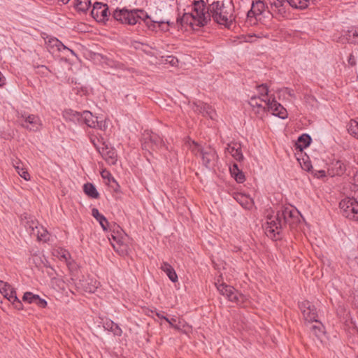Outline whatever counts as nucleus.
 <instances>
[{
  "label": "nucleus",
  "instance_id": "f257e3e1",
  "mask_svg": "<svg viewBox=\"0 0 358 358\" xmlns=\"http://www.w3.org/2000/svg\"><path fill=\"white\" fill-rule=\"evenodd\" d=\"M213 20L215 23L229 29L236 20L234 6L229 2L224 3V0H210L207 10L203 0L194 1L190 14H185L180 20L193 25L203 27Z\"/></svg>",
  "mask_w": 358,
  "mask_h": 358
},
{
  "label": "nucleus",
  "instance_id": "f03ea898",
  "mask_svg": "<svg viewBox=\"0 0 358 358\" xmlns=\"http://www.w3.org/2000/svg\"><path fill=\"white\" fill-rule=\"evenodd\" d=\"M257 95L250 99L249 104L258 117L262 118L267 112L283 120L288 117V113L283 106L275 100L273 95L268 94L266 84L257 86Z\"/></svg>",
  "mask_w": 358,
  "mask_h": 358
},
{
  "label": "nucleus",
  "instance_id": "7ed1b4c3",
  "mask_svg": "<svg viewBox=\"0 0 358 358\" xmlns=\"http://www.w3.org/2000/svg\"><path fill=\"white\" fill-rule=\"evenodd\" d=\"M113 17L117 21L129 25L136 24L140 20H142L150 29H155V24H157L159 28L168 30L169 27L173 24L166 19L153 17L141 9L117 8L114 10Z\"/></svg>",
  "mask_w": 358,
  "mask_h": 358
},
{
  "label": "nucleus",
  "instance_id": "20e7f679",
  "mask_svg": "<svg viewBox=\"0 0 358 358\" xmlns=\"http://www.w3.org/2000/svg\"><path fill=\"white\" fill-rule=\"evenodd\" d=\"M21 223L31 236L36 237L38 241L46 242L49 239V234L45 228L40 225L35 217L28 213L21 215Z\"/></svg>",
  "mask_w": 358,
  "mask_h": 358
},
{
  "label": "nucleus",
  "instance_id": "39448f33",
  "mask_svg": "<svg viewBox=\"0 0 358 358\" xmlns=\"http://www.w3.org/2000/svg\"><path fill=\"white\" fill-rule=\"evenodd\" d=\"M341 212L346 218L358 222V200L354 197H346L339 203Z\"/></svg>",
  "mask_w": 358,
  "mask_h": 358
},
{
  "label": "nucleus",
  "instance_id": "423d86ee",
  "mask_svg": "<svg viewBox=\"0 0 358 358\" xmlns=\"http://www.w3.org/2000/svg\"><path fill=\"white\" fill-rule=\"evenodd\" d=\"M127 236L123 230L119 227L115 226L111 231L110 237L108 238L113 248L120 253H124L127 251V245L126 244Z\"/></svg>",
  "mask_w": 358,
  "mask_h": 358
},
{
  "label": "nucleus",
  "instance_id": "0eeeda50",
  "mask_svg": "<svg viewBox=\"0 0 358 358\" xmlns=\"http://www.w3.org/2000/svg\"><path fill=\"white\" fill-rule=\"evenodd\" d=\"M217 289L220 294L225 296L229 301L241 304L244 302L245 297L239 293L235 288L219 281L215 283Z\"/></svg>",
  "mask_w": 358,
  "mask_h": 358
},
{
  "label": "nucleus",
  "instance_id": "6e6552de",
  "mask_svg": "<svg viewBox=\"0 0 358 358\" xmlns=\"http://www.w3.org/2000/svg\"><path fill=\"white\" fill-rule=\"evenodd\" d=\"M284 224L285 222L280 215H279L278 211L275 215L268 216L265 227L266 234L272 238H276V236L279 235Z\"/></svg>",
  "mask_w": 358,
  "mask_h": 358
},
{
  "label": "nucleus",
  "instance_id": "1a4fd4ad",
  "mask_svg": "<svg viewBox=\"0 0 358 358\" xmlns=\"http://www.w3.org/2000/svg\"><path fill=\"white\" fill-rule=\"evenodd\" d=\"M21 125L32 131H38L43 127V122L38 115H22Z\"/></svg>",
  "mask_w": 358,
  "mask_h": 358
},
{
  "label": "nucleus",
  "instance_id": "9d476101",
  "mask_svg": "<svg viewBox=\"0 0 358 358\" xmlns=\"http://www.w3.org/2000/svg\"><path fill=\"white\" fill-rule=\"evenodd\" d=\"M92 17L98 22L104 23L108 20V7L101 2H95L91 11Z\"/></svg>",
  "mask_w": 358,
  "mask_h": 358
},
{
  "label": "nucleus",
  "instance_id": "9b49d317",
  "mask_svg": "<svg viewBox=\"0 0 358 358\" xmlns=\"http://www.w3.org/2000/svg\"><path fill=\"white\" fill-rule=\"evenodd\" d=\"M299 308L302 313L304 320L308 322H317V314L316 309L310 302L308 301H302L299 303Z\"/></svg>",
  "mask_w": 358,
  "mask_h": 358
},
{
  "label": "nucleus",
  "instance_id": "f8f14e48",
  "mask_svg": "<svg viewBox=\"0 0 358 358\" xmlns=\"http://www.w3.org/2000/svg\"><path fill=\"white\" fill-rule=\"evenodd\" d=\"M191 108L194 112L201 113L203 116L212 120L217 116L216 112L210 106L201 101L192 103Z\"/></svg>",
  "mask_w": 358,
  "mask_h": 358
},
{
  "label": "nucleus",
  "instance_id": "ddd939ff",
  "mask_svg": "<svg viewBox=\"0 0 358 358\" xmlns=\"http://www.w3.org/2000/svg\"><path fill=\"white\" fill-rule=\"evenodd\" d=\"M143 146L145 149L151 148L155 150L164 146L163 140L156 134L152 133L144 138Z\"/></svg>",
  "mask_w": 358,
  "mask_h": 358
},
{
  "label": "nucleus",
  "instance_id": "4468645a",
  "mask_svg": "<svg viewBox=\"0 0 358 358\" xmlns=\"http://www.w3.org/2000/svg\"><path fill=\"white\" fill-rule=\"evenodd\" d=\"M47 46L48 50L52 53L67 51L69 52L72 55H76V53L73 50L67 48L57 38H49L47 41Z\"/></svg>",
  "mask_w": 358,
  "mask_h": 358
},
{
  "label": "nucleus",
  "instance_id": "2eb2a0df",
  "mask_svg": "<svg viewBox=\"0 0 358 358\" xmlns=\"http://www.w3.org/2000/svg\"><path fill=\"white\" fill-rule=\"evenodd\" d=\"M270 6V13L273 15L283 16L286 13L287 3L285 0H266Z\"/></svg>",
  "mask_w": 358,
  "mask_h": 358
},
{
  "label": "nucleus",
  "instance_id": "dca6fc26",
  "mask_svg": "<svg viewBox=\"0 0 358 358\" xmlns=\"http://www.w3.org/2000/svg\"><path fill=\"white\" fill-rule=\"evenodd\" d=\"M266 8L270 10V6H266L264 1L257 0L253 1L250 10L247 13V17L250 20L256 17L262 15L265 11Z\"/></svg>",
  "mask_w": 358,
  "mask_h": 358
},
{
  "label": "nucleus",
  "instance_id": "f3484780",
  "mask_svg": "<svg viewBox=\"0 0 358 358\" xmlns=\"http://www.w3.org/2000/svg\"><path fill=\"white\" fill-rule=\"evenodd\" d=\"M98 151L108 164L114 165L116 164L117 153L113 148L104 145L99 149Z\"/></svg>",
  "mask_w": 358,
  "mask_h": 358
},
{
  "label": "nucleus",
  "instance_id": "a211bd4d",
  "mask_svg": "<svg viewBox=\"0 0 358 358\" xmlns=\"http://www.w3.org/2000/svg\"><path fill=\"white\" fill-rule=\"evenodd\" d=\"M200 156L206 167H210L217 159L215 150L210 147L205 148Z\"/></svg>",
  "mask_w": 358,
  "mask_h": 358
},
{
  "label": "nucleus",
  "instance_id": "6ab92c4d",
  "mask_svg": "<svg viewBox=\"0 0 358 358\" xmlns=\"http://www.w3.org/2000/svg\"><path fill=\"white\" fill-rule=\"evenodd\" d=\"M234 199L245 209H251L254 206V201L248 194L236 192L234 194Z\"/></svg>",
  "mask_w": 358,
  "mask_h": 358
},
{
  "label": "nucleus",
  "instance_id": "aec40b11",
  "mask_svg": "<svg viewBox=\"0 0 358 358\" xmlns=\"http://www.w3.org/2000/svg\"><path fill=\"white\" fill-rule=\"evenodd\" d=\"M279 215H280L285 224L289 223L292 219L298 218L299 212L297 209L290 206L285 207L281 210H278Z\"/></svg>",
  "mask_w": 358,
  "mask_h": 358
},
{
  "label": "nucleus",
  "instance_id": "412c9836",
  "mask_svg": "<svg viewBox=\"0 0 358 358\" xmlns=\"http://www.w3.org/2000/svg\"><path fill=\"white\" fill-rule=\"evenodd\" d=\"M227 154H229L237 161H241L243 159V155L241 152V145L236 143L229 144L225 149Z\"/></svg>",
  "mask_w": 358,
  "mask_h": 358
},
{
  "label": "nucleus",
  "instance_id": "4be33fe9",
  "mask_svg": "<svg viewBox=\"0 0 358 358\" xmlns=\"http://www.w3.org/2000/svg\"><path fill=\"white\" fill-rule=\"evenodd\" d=\"M98 285L99 283L96 280L89 279L83 280V282L80 281L78 286L79 289L84 292L94 293L96 290Z\"/></svg>",
  "mask_w": 358,
  "mask_h": 358
},
{
  "label": "nucleus",
  "instance_id": "5701e85b",
  "mask_svg": "<svg viewBox=\"0 0 358 358\" xmlns=\"http://www.w3.org/2000/svg\"><path fill=\"white\" fill-rule=\"evenodd\" d=\"M82 113L77 112L72 109H66L63 112V117L69 121L73 122L74 123H81L82 122Z\"/></svg>",
  "mask_w": 358,
  "mask_h": 358
},
{
  "label": "nucleus",
  "instance_id": "b1692460",
  "mask_svg": "<svg viewBox=\"0 0 358 358\" xmlns=\"http://www.w3.org/2000/svg\"><path fill=\"white\" fill-rule=\"evenodd\" d=\"M160 268L166 274L171 281L173 282L178 281V275L174 268L169 263L163 262L161 264Z\"/></svg>",
  "mask_w": 358,
  "mask_h": 358
},
{
  "label": "nucleus",
  "instance_id": "393cba45",
  "mask_svg": "<svg viewBox=\"0 0 358 358\" xmlns=\"http://www.w3.org/2000/svg\"><path fill=\"white\" fill-rule=\"evenodd\" d=\"M13 166L17 172V173L25 180L29 181L30 180V175L28 173L27 170L23 166L22 163L17 159L13 160Z\"/></svg>",
  "mask_w": 358,
  "mask_h": 358
},
{
  "label": "nucleus",
  "instance_id": "a878e982",
  "mask_svg": "<svg viewBox=\"0 0 358 358\" xmlns=\"http://www.w3.org/2000/svg\"><path fill=\"white\" fill-rule=\"evenodd\" d=\"M311 142V138L308 134H303L298 138L295 144L296 148L302 151L304 148H307Z\"/></svg>",
  "mask_w": 358,
  "mask_h": 358
},
{
  "label": "nucleus",
  "instance_id": "bb28decb",
  "mask_svg": "<svg viewBox=\"0 0 358 358\" xmlns=\"http://www.w3.org/2000/svg\"><path fill=\"white\" fill-rule=\"evenodd\" d=\"M345 169V164L341 160H334L331 164V170L334 175H342Z\"/></svg>",
  "mask_w": 358,
  "mask_h": 358
},
{
  "label": "nucleus",
  "instance_id": "cd10ccee",
  "mask_svg": "<svg viewBox=\"0 0 358 358\" xmlns=\"http://www.w3.org/2000/svg\"><path fill=\"white\" fill-rule=\"evenodd\" d=\"M103 328L109 331L113 332L114 335L120 336L122 334V329L112 320H106L105 322H103Z\"/></svg>",
  "mask_w": 358,
  "mask_h": 358
},
{
  "label": "nucleus",
  "instance_id": "c85d7f7f",
  "mask_svg": "<svg viewBox=\"0 0 358 358\" xmlns=\"http://www.w3.org/2000/svg\"><path fill=\"white\" fill-rule=\"evenodd\" d=\"M81 115L82 122L86 124L89 127L95 128L94 122L96 121V117H94L92 113L89 110L83 111Z\"/></svg>",
  "mask_w": 358,
  "mask_h": 358
},
{
  "label": "nucleus",
  "instance_id": "c756f323",
  "mask_svg": "<svg viewBox=\"0 0 358 358\" xmlns=\"http://www.w3.org/2000/svg\"><path fill=\"white\" fill-rule=\"evenodd\" d=\"M92 215L99 222L102 229L104 231H106L108 225V222L106 218L101 215L96 208H93L92 210Z\"/></svg>",
  "mask_w": 358,
  "mask_h": 358
},
{
  "label": "nucleus",
  "instance_id": "7c9ffc66",
  "mask_svg": "<svg viewBox=\"0 0 358 358\" xmlns=\"http://www.w3.org/2000/svg\"><path fill=\"white\" fill-rule=\"evenodd\" d=\"M164 320H166L171 327H173L177 330H180L185 326V322L178 317H164Z\"/></svg>",
  "mask_w": 358,
  "mask_h": 358
},
{
  "label": "nucleus",
  "instance_id": "2f4dec72",
  "mask_svg": "<svg viewBox=\"0 0 358 358\" xmlns=\"http://www.w3.org/2000/svg\"><path fill=\"white\" fill-rule=\"evenodd\" d=\"M91 4L90 0H74L73 6L78 11L85 12Z\"/></svg>",
  "mask_w": 358,
  "mask_h": 358
},
{
  "label": "nucleus",
  "instance_id": "473e14b6",
  "mask_svg": "<svg viewBox=\"0 0 358 358\" xmlns=\"http://www.w3.org/2000/svg\"><path fill=\"white\" fill-rule=\"evenodd\" d=\"M6 299L13 303L15 308L18 310L22 309V302L17 298L15 289L13 291H10V294Z\"/></svg>",
  "mask_w": 358,
  "mask_h": 358
},
{
  "label": "nucleus",
  "instance_id": "72a5a7b5",
  "mask_svg": "<svg viewBox=\"0 0 358 358\" xmlns=\"http://www.w3.org/2000/svg\"><path fill=\"white\" fill-rule=\"evenodd\" d=\"M83 189L85 193L87 196L94 199H96L99 197V193L94 185H92V183H87L84 185Z\"/></svg>",
  "mask_w": 358,
  "mask_h": 358
},
{
  "label": "nucleus",
  "instance_id": "f704fd0d",
  "mask_svg": "<svg viewBox=\"0 0 358 358\" xmlns=\"http://www.w3.org/2000/svg\"><path fill=\"white\" fill-rule=\"evenodd\" d=\"M349 134L358 139V121L351 120L348 125Z\"/></svg>",
  "mask_w": 358,
  "mask_h": 358
},
{
  "label": "nucleus",
  "instance_id": "c9c22d12",
  "mask_svg": "<svg viewBox=\"0 0 358 358\" xmlns=\"http://www.w3.org/2000/svg\"><path fill=\"white\" fill-rule=\"evenodd\" d=\"M187 144L189 148L195 155H201L202 152L205 150L194 141H189Z\"/></svg>",
  "mask_w": 358,
  "mask_h": 358
},
{
  "label": "nucleus",
  "instance_id": "e433bc0d",
  "mask_svg": "<svg viewBox=\"0 0 358 358\" xmlns=\"http://www.w3.org/2000/svg\"><path fill=\"white\" fill-rule=\"evenodd\" d=\"M13 287L9 284L0 280V293L5 297L7 298L10 294V291H13Z\"/></svg>",
  "mask_w": 358,
  "mask_h": 358
},
{
  "label": "nucleus",
  "instance_id": "4c0bfd02",
  "mask_svg": "<svg viewBox=\"0 0 358 358\" xmlns=\"http://www.w3.org/2000/svg\"><path fill=\"white\" fill-rule=\"evenodd\" d=\"M278 94L280 96H282L284 99H288L289 97L292 99L296 98L294 90L288 87L280 89L278 91Z\"/></svg>",
  "mask_w": 358,
  "mask_h": 358
},
{
  "label": "nucleus",
  "instance_id": "58836bf2",
  "mask_svg": "<svg viewBox=\"0 0 358 358\" xmlns=\"http://www.w3.org/2000/svg\"><path fill=\"white\" fill-rule=\"evenodd\" d=\"M36 299H37V294H34L30 292H25L22 297V301L28 303H34Z\"/></svg>",
  "mask_w": 358,
  "mask_h": 358
},
{
  "label": "nucleus",
  "instance_id": "ea45409f",
  "mask_svg": "<svg viewBox=\"0 0 358 358\" xmlns=\"http://www.w3.org/2000/svg\"><path fill=\"white\" fill-rule=\"evenodd\" d=\"M311 327L312 331L317 337H320L324 334V327L320 322Z\"/></svg>",
  "mask_w": 358,
  "mask_h": 358
},
{
  "label": "nucleus",
  "instance_id": "a19ab883",
  "mask_svg": "<svg viewBox=\"0 0 358 358\" xmlns=\"http://www.w3.org/2000/svg\"><path fill=\"white\" fill-rule=\"evenodd\" d=\"M94 129H98L101 131H106L108 128V124L106 120H98V117H96V121L94 122Z\"/></svg>",
  "mask_w": 358,
  "mask_h": 358
},
{
  "label": "nucleus",
  "instance_id": "79ce46f5",
  "mask_svg": "<svg viewBox=\"0 0 358 358\" xmlns=\"http://www.w3.org/2000/svg\"><path fill=\"white\" fill-rule=\"evenodd\" d=\"M101 176L103 179L107 180L108 182H110L111 181H115V179L110 173V171H108L106 169H103L101 171Z\"/></svg>",
  "mask_w": 358,
  "mask_h": 358
},
{
  "label": "nucleus",
  "instance_id": "37998d69",
  "mask_svg": "<svg viewBox=\"0 0 358 358\" xmlns=\"http://www.w3.org/2000/svg\"><path fill=\"white\" fill-rule=\"evenodd\" d=\"M166 63L170 64L171 66H176L178 63V60L173 55L167 56L165 59Z\"/></svg>",
  "mask_w": 358,
  "mask_h": 358
},
{
  "label": "nucleus",
  "instance_id": "c03bdc74",
  "mask_svg": "<svg viewBox=\"0 0 358 358\" xmlns=\"http://www.w3.org/2000/svg\"><path fill=\"white\" fill-rule=\"evenodd\" d=\"M34 304L41 308H45L47 306V301L45 299L40 298V296L37 295V299H36Z\"/></svg>",
  "mask_w": 358,
  "mask_h": 358
},
{
  "label": "nucleus",
  "instance_id": "a18cd8bd",
  "mask_svg": "<svg viewBox=\"0 0 358 358\" xmlns=\"http://www.w3.org/2000/svg\"><path fill=\"white\" fill-rule=\"evenodd\" d=\"M234 176L235 180L239 183L243 182L245 180V176H244L243 173L242 172H241L240 171H238V172H237V173L236 175H234Z\"/></svg>",
  "mask_w": 358,
  "mask_h": 358
},
{
  "label": "nucleus",
  "instance_id": "49530a36",
  "mask_svg": "<svg viewBox=\"0 0 358 358\" xmlns=\"http://www.w3.org/2000/svg\"><path fill=\"white\" fill-rule=\"evenodd\" d=\"M90 142L93 144V145L96 148L97 150H99V149L101 148L99 147V145H98V142L99 141L95 136L90 135Z\"/></svg>",
  "mask_w": 358,
  "mask_h": 358
},
{
  "label": "nucleus",
  "instance_id": "de8ad7c7",
  "mask_svg": "<svg viewBox=\"0 0 358 358\" xmlns=\"http://www.w3.org/2000/svg\"><path fill=\"white\" fill-rule=\"evenodd\" d=\"M348 64L351 66H355L356 64V59L355 57V56L352 55V54H350L349 57H348Z\"/></svg>",
  "mask_w": 358,
  "mask_h": 358
},
{
  "label": "nucleus",
  "instance_id": "09e8293b",
  "mask_svg": "<svg viewBox=\"0 0 358 358\" xmlns=\"http://www.w3.org/2000/svg\"><path fill=\"white\" fill-rule=\"evenodd\" d=\"M239 169H238V166L236 164H234L231 168H230L231 173L234 176L238 172Z\"/></svg>",
  "mask_w": 358,
  "mask_h": 358
},
{
  "label": "nucleus",
  "instance_id": "8fccbe9b",
  "mask_svg": "<svg viewBox=\"0 0 358 358\" xmlns=\"http://www.w3.org/2000/svg\"><path fill=\"white\" fill-rule=\"evenodd\" d=\"M69 253L66 251V250H63L61 252V257L63 258L65 261H67V259H69Z\"/></svg>",
  "mask_w": 358,
  "mask_h": 358
},
{
  "label": "nucleus",
  "instance_id": "3c124183",
  "mask_svg": "<svg viewBox=\"0 0 358 358\" xmlns=\"http://www.w3.org/2000/svg\"><path fill=\"white\" fill-rule=\"evenodd\" d=\"M5 81H6L5 77L3 76V74L0 71V87H2L3 85H5Z\"/></svg>",
  "mask_w": 358,
  "mask_h": 358
},
{
  "label": "nucleus",
  "instance_id": "603ef678",
  "mask_svg": "<svg viewBox=\"0 0 358 358\" xmlns=\"http://www.w3.org/2000/svg\"><path fill=\"white\" fill-rule=\"evenodd\" d=\"M315 175L319 177H323L325 176V171L323 170H320L317 171V173H315Z\"/></svg>",
  "mask_w": 358,
  "mask_h": 358
},
{
  "label": "nucleus",
  "instance_id": "864d4df0",
  "mask_svg": "<svg viewBox=\"0 0 358 358\" xmlns=\"http://www.w3.org/2000/svg\"><path fill=\"white\" fill-rule=\"evenodd\" d=\"M59 2H62L64 4L68 3L71 0H58Z\"/></svg>",
  "mask_w": 358,
  "mask_h": 358
},
{
  "label": "nucleus",
  "instance_id": "5fc2aeb1",
  "mask_svg": "<svg viewBox=\"0 0 358 358\" xmlns=\"http://www.w3.org/2000/svg\"><path fill=\"white\" fill-rule=\"evenodd\" d=\"M157 316L159 318H161V319H163V320H164V317H166L164 315H162L161 313H157Z\"/></svg>",
  "mask_w": 358,
  "mask_h": 358
},
{
  "label": "nucleus",
  "instance_id": "6e6d98bb",
  "mask_svg": "<svg viewBox=\"0 0 358 358\" xmlns=\"http://www.w3.org/2000/svg\"><path fill=\"white\" fill-rule=\"evenodd\" d=\"M309 99H310V101H315V99L313 97H309Z\"/></svg>",
  "mask_w": 358,
  "mask_h": 358
},
{
  "label": "nucleus",
  "instance_id": "4d7b16f0",
  "mask_svg": "<svg viewBox=\"0 0 358 358\" xmlns=\"http://www.w3.org/2000/svg\"><path fill=\"white\" fill-rule=\"evenodd\" d=\"M304 169L309 170V165H306V167Z\"/></svg>",
  "mask_w": 358,
  "mask_h": 358
},
{
  "label": "nucleus",
  "instance_id": "13d9d810",
  "mask_svg": "<svg viewBox=\"0 0 358 358\" xmlns=\"http://www.w3.org/2000/svg\"><path fill=\"white\" fill-rule=\"evenodd\" d=\"M355 34H357V35L358 36V34H357V32H355V33L354 34V35H355Z\"/></svg>",
  "mask_w": 358,
  "mask_h": 358
},
{
  "label": "nucleus",
  "instance_id": "bf43d9fd",
  "mask_svg": "<svg viewBox=\"0 0 358 358\" xmlns=\"http://www.w3.org/2000/svg\"><path fill=\"white\" fill-rule=\"evenodd\" d=\"M357 263H358V258H357Z\"/></svg>",
  "mask_w": 358,
  "mask_h": 358
}]
</instances>
